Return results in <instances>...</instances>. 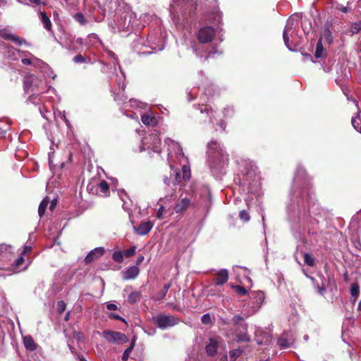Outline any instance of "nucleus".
I'll use <instances>...</instances> for the list:
<instances>
[{
  "label": "nucleus",
  "instance_id": "nucleus-1",
  "mask_svg": "<svg viewBox=\"0 0 361 361\" xmlns=\"http://www.w3.org/2000/svg\"><path fill=\"white\" fill-rule=\"evenodd\" d=\"M305 169L298 166L295 172L294 183L296 187L300 188L298 192L300 197L299 200H297L299 216L291 224L292 232L297 238H302L309 222L311 224L317 222L314 218H312V215H316L317 212L314 209L315 204L312 202L313 193L310 192L308 189V181L307 179L305 178Z\"/></svg>",
  "mask_w": 361,
  "mask_h": 361
},
{
  "label": "nucleus",
  "instance_id": "nucleus-2",
  "mask_svg": "<svg viewBox=\"0 0 361 361\" xmlns=\"http://www.w3.org/2000/svg\"><path fill=\"white\" fill-rule=\"evenodd\" d=\"M207 148L208 163L211 171L219 178L226 173V168L228 164V154L216 141L209 142Z\"/></svg>",
  "mask_w": 361,
  "mask_h": 361
},
{
  "label": "nucleus",
  "instance_id": "nucleus-3",
  "mask_svg": "<svg viewBox=\"0 0 361 361\" xmlns=\"http://www.w3.org/2000/svg\"><path fill=\"white\" fill-rule=\"evenodd\" d=\"M136 15L128 8H123L120 13L114 16V18L109 23V25L114 32L130 31L131 29H140V23H135Z\"/></svg>",
  "mask_w": 361,
  "mask_h": 361
},
{
  "label": "nucleus",
  "instance_id": "nucleus-4",
  "mask_svg": "<svg viewBox=\"0 0 361 361\" xmlns=\"http://www.w3.org/2000/svg\"><path fill=\"white\" fill-rule=\"evenodd\" d=\"M164 37L161 31H153L148 35L147 39L145 40L140 38L134 42V47L139 49L140 46L149 47L151 51H143L144 54H149L153 52L159 51L164 49Z\"/></svg>",
  "mask_w": 361,
  "mask_h": 361
},
{
  "label": "nucleus",
  "instance_id": "nucleus-5",
  "mask_svg": "<svg viewBox=\"0 0 361 361\" xmlns=\"http://www.w3.org/2000/svg\"><path fill=\"white\" fill-rule=\"evenodd\" d=\"M23 87L26 93L31 92H37V93H45L50 91L56 92L45 79H39L34 74H27L25 76Z\"/></svg>",
  "mask_w": 361,
  "mask_h": 361
},
{
  "label": "nucleus",
  "instance_id": "nucleus-6",
  "mask_svg": "<svg viewBox=\"0 0 361 361\" xmlns=\"http://www.w3.org/2000/svg\"><path fill=\"white\" fill-rule=\"evenodd\" d=\"M196 10L195 0H172L170 4V13L173 18L180 13L182 16H191Z\"/></svg>",
  "mask_w": 361,
  "mask_h": 361
},
{
  "label": "nucleus",
  "instance_id": "nucleus-7",
  "mask_svg": "<svg viewBox=\"0 0 361 361\" xmlns=\"http://www.w3.org/2000/svg\"><path fill=\"white\" fill-rule=\"evenodd\" d=\"M151 149L153 152L161 153V140L157 132L154 131L142 140L140 151Z\"/></svg>",
  "mask_w": 361,
  "mask_h": 361
},
{
  "label": "nucleus",
  "instance_id": "nucleus-8",
  "mask_svg": "<svg viewBox=\"0 0 361 361\" xmlns=\"http://www.w3.org/2000/svg\"><path fill=\"white\" fill-rule=\"evenodd\" d=\"M153 323L161 329L173 327L178 323V319L173 315L159 314L152 317Z\"/></svg>",
  "mask_w": 361,
  "mask_h": 361
},
{
  "label": "nucleus",
  "instance_id": "nucleus-9",
  "mask_svg": "<svg viewBox=\"0 0 361 361\" xmlns=\"http://www.w3.org/2000/svg\"><path fill=\"white\" fill-rule=\"evenodd\" d=\"M126 8L123 0H107L103 4L102 14L104 16L106 12L109 13L115 12V15H117V13H120Z\"/></svg>",
  "mask_w": 361,
  "mask_h": 361
},
{
  "label": "nucleus",
  "instance_id": "nucleus-10",
  "mask_svg": "<svg viewBox=\"0 0 361 361\" xmlns=\"http://www.w3.org/2000/svg\"><path fill=\"white\" fill-rule=\"evenodd\" d=\"M258 178L254 171H250L240 179V183L244 186H247L248 191L252 192V187L257 188L259 186Z\"/></svg>",
  "mask_w": 361,
  "mask_h": 361
},
{
  "label": "nucleus",
  "instance_id": "nucleus-11",
  "mask_svg": "<svg viewBox=\"0 0 361 361\" xmlns=\"http://www.w3.org/2000/svg\"><path fill=\"white\" fill-rule=\"evenodd\" d=\"M215 32L216 31L212 27L204 26L197 32V38L200 43H209L213 39Z\"/></svg>",
  "mask_w": 361,
  "mask_h": 361
},
{
  "label": "nucleus",
  "instance_id": "nucleus-12",
  "mask_svg": "<svg viewBox=\"0 0 361 361\" xmlns=\"http://www.w3.org/2000/svg\"><path fill=\"white\" fill-rule=\"evenodd\" d=\"M0 36L6 40L11 41L18 46H21L23 44H25L27 46L29 45V44L25 41V39L20 37L19 36L15 34H13L8 29L6 28L0 30Z\"/></svg>",
  "mask_w": 361,
  "mask_h": 361
},
{
  "label": "nucleus",
  "instance_id": "nucleus-13",
  "mask_svg": "<svg viewBox=\"0 0 361 361\" xmlns=\"http://www.w3.org/2000/svg\"><path fill=\"white\" fill-rule=\"evenodd\" d=\"M103 336L109 343L126 342L128 341L126 335L118 331L106 330L103 332Z\"/></svg>",
  "mask_w": 361,
  "mask_h": 361
},
{
  "label": "nucleus",
  "instance_id": "nucleus-14",
  "mask_svg": "<svg viewBox=\"0 0 361 361\" xmlns=\"http://www.w3.org/2000/svg\"><path fill=\"white\" fill-rule=\"evenodd\" d=\"M294 27H295V20H294V19L289 18L287 20V23H286V25L285 26V28H284V30H283V38L284 43H285L286 46L287 47V48L289 50H290V51H293V49L289 45V37H288V35H292L293 30Z\"/></svg>",
  "mask_w": 361,
  "mask_h": 361
},
{
  "label": "nucleus",
  "instance_id": "nucleus-15",
  "mask_svg": "<svg viewBox=\"0 0 361 361\" xmlns=\"http://www.w3.org/2000/svg\"><path fill=\"white\" fill-rule=\"evenodd\" d=\"M21 61L25 65H31L37 68H43L49 70V65L35 56H30L29 58H23Z\"/></svg>",
  "mask_w": 361,
  "mask_h": 361
},
{
  "label": "nucleus",
  "instance_id": "nucleus-16",
  "mask_svg": "<svg viewBox=\"0 0 361 361\" xmlns=\"http://www.w3.org/2000/svg\"><path fill=\"white\" fill-rule=\"evenodd\" d=\"M250 298L252 300V308L254 309L253 312H255L263 303L264 294L262 291H254L251 293Z\"/></svg>",
  "mask_w": 361,
  "mask_h": 361
},
{
  "label": "nucleus",
  "instance_id": "nucleus-17",
  "mask_svg": "<svg viewBox=\"0 0 361 361\" xmlns=\"http://www.w3.org/2000/svg\"><path fill=\"white\" fill-rule=\"evenodd\" d=\"M219 338L214 337L209 338L207 343H206V352L208 355L214 356L216 352L219 344Z\"/></svg>",
  "mask_w": 361,
  "mask_h": 361
},
{
  "label": "nucleus",
  "instance_id": "nucleus-18",
  "mask_svg": "<svg viewBox=\"0 0 361 361\" xmlns=\"http://www.w3.org/2000/svg\"><path fill=\"white\" fill-rule=\"evenodd\" d=\"M4 48V56L11 59V60H17L19 57V55L20 54V50L13 48V47L3 44H2Z\"/></svg>",
  "mask_w": 361,
  "mask_h": 361
},
{
  "label": "nucleus",
  "instance_id": "nucleus-19",
  "mask_svg": "<svg viewBox=\"0 0 361 361\" xmlns=\"http://www.w3.org/2000/svg\"><path fill=\"white\" fill-rule=\"evenodd\" d=\"M294 343V338L291 333H283L278 339V344L283 348L290 347Z\"/></svg>",
  "mask_w": 361,
  "mask_h": 361
},
{
  "label": "nucleus",
  "instance_id": "nucleus-20",
  "mask_svg": "<svg viewBox=\"0 0 361 361\" xmlns=\"http://www.w3.org/2000/svg\"><path fill=\"white\" fill-rule=\"evenodd\" d=\"M105 250L102 247H98L91 250L88 255L85 258V261L86 263H90L100 257H102L104 254Z\"/></svg>",
  "mask_w": 361,
  "mask_h": 361
},
{
  "label": "nucleus",
  "instance_id": "nucleus-21",
  "mask_svg": "<svg viewBox=\"0 0 361 361\" xmlns=\"http://www.w3.org/2000/svg\"><path fill=\"white\" fill-rule=\"evenodd\" d=\"M140 274V269L137 266H132L122 271V278L126 280L135 279Z\"/></svg>",
  "mask_w": 361,
  "mask_h": 361
},
{
  "label": "nucleus",
  "instance_id": "nucleus-22",
  "mask_svg": "<svg viewBox=\"0 0 361 361\" xmlns=\"http://www.w3.org/2000/svg\"><path fill=\"white\" fill-rule=\"evenodd\" d=\"M191 200L188 197H182L174 206V211L176 213L182 214L190 205Z\"/></svg>",
  "mask_w": 361,
  "mask_h": 361
},
{
  "label": "nucleus",
  "instance_id": "nucleus-23",
  "mask_svg": "<svg viewBox=\"0 0 361 361\" xmlns=\"http://www.w3.org/2000/svg\"><path fill=\"white\" fill-rule=\"evenodd\" d=\"M153 225V223L151 221H144L138 226L134 227V229L137 234L140 235H145L152 230Z\"/></svg>",
  "mask_w": 361,
  "mask_h": 361
},
{
  "label": "nucleus",
  "instance_id": "nucleus-24",
  "mask_svg": "<svg viewBox=\"0 0 361 361\" xmlns=\"http://www.w3.org/2000/svg\"><path fill=\"white\" fill-rule=\"evenodd\" d=\"M228 280V271L226 269H222L216 273V277L214 279L216 286H222Z\"/></svg>",
  "mask_w": 361,
  "mask_h": 361
},
{
  "label": "nucleus",
  "instance_id": "nucleus-25",
  "mask_svg": "<svg viewBox=\"0 0 361 361\" xmlns=\"http://www.w3.org/2000/svg\"><path fill=\"white\" fill-rule=\"evenodd\" d=\"M194 107L196 109L199 110L201 114L205 113L207 116H208L209 118V122H211V123L214 122L213 119H212V118L211 116V115L212 114L213 111H212V109L211 108L209 107L208 105L203 104H195Z\"/></svg>",
  "mask_w": 361,
  "mask_h": 361
},
{
  "label": "nucleus",
  "instance_id": "nucleus-26",
  "mask_svg": "<svg viewBox=\"0 0 361 361\" xmlns=\"http://www.w3.org/2000/svg\"><path fill=\"white\" fill-rule=\"evenodd\" d=\"M23 344L27 350L34 351L37 349V345L31 336L23 337Z\"/></svg>",
  "mask_w": 361,
  "mask_h": 361
},
{
  "label": "nucleus",
  "instance_id": "nucleus-27",
  "mask_svg": "<svg viewBox=\"0 0 361 361\" xmlns=\"http://www.w3.org/2000/svg\"><path fill=\"white\" fill-rule=\"evenodd\" d=\"M118 66H120L118 65ZM119 69L121 71V75H118L117 74H116L115 75L113 74L112 76H111V79L112 80L114 77L116 78V85L118 86V88L119 90H124L125 87H126V85H125V82H124V80H125V75L123 73V72L122 71L121 67H119Z\"/></svg>",
  "mask_w": 361,
  "mask_h": 361
},
{
  "label": "nucleus",
  "instance_id": "nucleus-28",
  "mask_svg": "<svg viewBox=\"0 0 361 361\" xmlns=\"http://www.w3.org/2000/svg\"><path fill=\"white\" fill-rule=\"evenodd\" d=\"M153 18V16H150L148 13H142L140 16L139 19L135 18L134 20L135 23L141 24L140 27V28H141L145 27L146 24H148Z\"/></svg>",
  "mask_w": 361,
  "mask_h": 361
},
{
  "label": "nucleus",
  "instance_id": "nucleus-29",
  "mask_svg": "<svg viewBox=\"0 0 361 361\" xmlns=\"http://www.w3.org/2000/svg\"><path fill=\"white\" fill-rule=\"evenodd\" d=\"M118 196L121 201L123 202V208L125 210L130 209V204L128 202L130 201L128 196L124 190H121L118 192Z\"/></svg>",
  "mask_w": 361,
  "mask_h": 361
},
{
  "label": "nucleus",
  "instance_id": "nucleus-30",
  "mask_svg": "<svg viewBox=\"0 0 361 361\" xmlns=\"http://www.w3.org/2000/svg\"><path fill=\"white\" fill-rule=\"evenodd\" d=\"M305 275L308 279H310L312 281V282L313 283L314 288L317 289V292L321 295H323L326 291V285H325L324 282L322 281V286H319L318 283H316V279L314 277L309 276L307 274Z\"/></svg>",
  "mask_w": 361,
  "mask_h": 361
},
{
  "label": "nucleus",
  "instance_id": "nucleus-31",
  "mask_svg": "<svg viewBox=\"0 0 361 361\" xmlns=\"http://www.w3.org/2000/svg\"><path fill=\"white\" fill-rule=\"evenodd\" d=\"M141 121L146 126L154 125L157 123L156 118L149 113L142 115Z\"/></svg>",
  "mask_w": 361,
  "mask_h": 361
},
{
  "label": "nucleus",
  "instance_id": "nucleus-32",
  "mask_svg": "<svg viewBox=\"0 0 361 361\" xmlns=\"http://www.w3.org/2000/svg\"><path fill=\"white\" fill-rule=\"evenodd\" d=\"M141 293L137 290L131 291L128 296V301L131 303H136L141 299Z\"/></svg>",
  "mask_w": 361,
  "mask_h": 361
},
{
  "label": "nucleus",
  "instance_id": "nucleus-33",
  "mask_svg": "<svg viewBox=\"0 0 361 361\" xmlns=\"http://www.w3.org/2000/svg\"><path fill=\"white\" fill-rule=\"evenodd\" d=\"M321 42L324 40V42H327L328 44H331L333 42V36L331 34V32L329 28H325L322 33V36L320 37Z\"/></svg>",
  "mask_w": 361,
  "mask_h": 361
},
{
  "label": "nucleus",
  "instance_id": "nucleus-34",
  "mask_svg": "<svg viewBox=\"0 0 361 361\" xmlns=\"http://www.w3.org/2000/svg\"><path fill=\"white\" fill-rule=\"evenodd\" d=\"M40 20L43 23L44 27L47 30H51V23L49 17L44 12H40Z\"/></svg>",
  "mask_w": 361,
  "mask_h": 361
},
{
  "label": "nucleus",
  "instance_id": "nucleus-35",
  "mask_svg": "<svg viewBox=\"0 0 361 361\" xmlns=\"http://www.w3.org/2000/svg\"><path fill=\"white\" fill-rule=\"evenodd\" d=\"M170 287H171V283L165 284L163 288L155 295L154 298L157 300H162L166 296Z\"/></svg>",
  "mask_w": 361,
  "mask_h": 361
},
{
  "label": "nucleus",
  "instance_id": "nucleus-36",
  "mask_svg": "<svg viewBox=\"0 0 361 361\" xmlns=\"http://www.w3.org/2000/svg\"><path fill=\"white\" fill-rule=\"evenodd\" d=\"M173 197V195H171L169 196H166L164 198H161L158 202V204L160 205L157 212V217L158 219H161L162 218V216H163V213H164V204H162V202H164L165 200H171Z\"/></svg>",
  "mask_w": 361,
  "mask_h": 361
},
{
  "label": "nucleus",
  "instance_id": "nucleus-37",
  "mask_svg": "<svg viewBox=\"0 0 361 361\" xmlns=\"http://www.w3.org/2000/svg\"><path fill=\"white\" fill-rule=\"evenodd\" d=\"M324 55H325V54H324V47L322 45L321 39H319V41L317 44L314 56L316 58L319 59V58H323L324 56Z\"/></svg>",
  "mask_w": 361,
  "mask_h": 361
},
{
  "label": "nucleus",
  "instance_id": "nucleus-38",
  "mask_svg": "<svg viewBox=\"0 0 361 361\" xmlns=\"http://www.w3.org/2000/svg\"><path fill=\"white\" fill-rule=\"evenodd\" d=\"M233 324L236 326H239V327H241L243 330H247V324L244 322V319L242 317L239 315H235L233 318Z\"/></svg>",
  "mask_w": 361,
  "mask_h": 361
},
{
  "label": "nucleus",
  "instance_id": "nucleus-39",
  "mask_svg": "<svg viewBox=\"0 0 361 361\" xmlns=\"http://www.w3.org/2000/svg\"><path fill=\"white\" fill-rule=\"evenodd\" d=\"M49 202V200L47 197H45L39 204V208H38V213L40 217L43 216V214L45 212V209Z\"/></svg>",
  "mask_w": 361,
  "mask_h": 361
},
{
  "label": "nucleus",
  "instance_id": "nucleus-40",
  "mask_svg": "<svg viewBox=\"0 0 361 361\" xmlns=\"http://www.w3.org/2000/svg\"><path fill=\"white\" fill-rule=\"evenodd\" d=\"M134 347H135V340H133L130 345L124 351V353L122 355V360L123 361H128V360L130 357V355L131 352L133 351Z\"/></svg>",
  "mask_w": 361,
  "mask_h": 361
},
{
  "label": "nucleus",
  "instance_id": "nucleus-41",
  "mask_svg": "<svg viewBox=\"0 0 361 361\" xmlns=\"http://www.w3.org/2000/svg\"><path fill=\"white\" fill-rule=\"evenodd\" d=\"M39 71L43 73V75L44 78H49L51 79H55L56 77V75L54 74V71L51 70V68L49 66V70L43 68H38Z\"/></svg>",
  "mask_w": 361,
  "mask_h": 361
},
{
  "label": "nucleus",
  "instance_id": "nucleus-42",
  "mask_svg": "<svg viewBox=\"0 0 361 361\" xmlns=\"http://www.w3.org/2000/svg\"><path fill=\"white\" fill-rule=\"evenodd\" d=\"M350 294L354 298V301L357 300L360 294V287L357 283H353L350 288Z\"/></svg>",
  "mask_w": 361,
  "mask_h": 361
},
{
  "label": "nucleus",
  "instance_id": "nucleus-43",
  "mask_svg": "<svg viewBox=\"0 0 361 361\" xmlns=\"http://www.w3.org/2000/svg\"><path fill=\"white\" fill-rule=\"evenodd\" d=\"M123 258H124V256H123V251H119V250L114 251L112 255V259H114V262H118V263L123 262Z\"/></svg>",
  "mask_w": 361,
  "mask_h": 361
},
{
  "label": "nucleus",
  "instance_id": "nucleus-44",
  "mask_svg": "<svg viewBox=\"0 0 361 361\" xmlns=\"http://www.w3.org/2000/svg\"><path fill=\"white\" fill-rule=\"evenodd\" d=\"M242 350L240 348L231 350L229 352L230 361H235L242 354Z\"/></svg>",
  "mask_w": 361,
  "mask_h": 361
},
{
  "label": "nucleus",
  "instance_id": "nucleus-45",
  "mask_svg": "<svg viewBox=\"0 0 361 361\" xmlns=\"http://www.w3.org/2000/svg\"><path fill=\"white\" fill-rule=\"evenodd\" d=\"M75 21H77L79 24L82 25H85L87 24V20L85 18L84 15L82 13H78L74 15L73 16Z\"/></svg>",
  "mask_w": 361,
  "mask_h": 361
},
{
  "label": "nucleus",
  "instance_id": "nucleus-46",
  "mask_svg": "<svg viewBox=\"0 0 361 361\" xmlns=\"http://www.w3.org/2000/svg\"><path fill=\"white\" fill-rule=\"evenodd\" d=\"M40 94L41 93H37V92H35L33 94L29 96V97L27 99V102L34 104H37L40 101V99L39 98V94Z\"/></svg>",
  "mask_w": 361,
  "mask_h": 361
},
{
  "label": "nucleus",
  "instance_id": "nucleus-47",
  "mask_svg": "<svg viewBox=\"0 0 361 361\" xmlns=\"http://www.w3.org/2000/svg\"><path fill=\"white\" fill-rule=\"evenodd\" d=\"M304 262L309 266L313 267L314 265V257L308 253H305L303 255Z\"/></svg>",
  "mask_w": 361,
  "mask_h": 361
},
{
  "label": "nucleus",
  "instance_id": "nucleus-48",
  "mask_svg": "<svg viewBox=\"0 0 361 361\" xmlns=\"http://www.w3.org/2000/svg\"><path fill=\"white\" fill-rule=\"evenodd\" d=\"M231 286L240 295H245L247 293V290L243 286L238 285H232Z\"/></svg>",
  "mask_w": 361,
  "mask_h": 361
},
{
  "label": "nucleus",
  "instance_id": "nucleus-49",
  "mask_svg": "<svg viewBox=\"0 0 361 361\" xmlns=\"http://www.w3.org/2000/svg\"><path fill=\"white\" fill-rule=\"evenodd\" d=\"M98 187H99L100 192H102L103 193H106V192L109 191V184L105 180L101 181L100 183L99 184Z\"/></svg>",
  "mask_w": 361,
  "mask_h": 361
},
{
  "label": "nucleus",
  "instance_id": "nucleus-50",
  "mask_svg": "<svg viewBox=\"0 0 361 361\" xmlns=\"http://www.w3.org/2000/svg\"><path fill=\"white\" fill-rule=\"evenodd\" d=\"M136 247L132 246L128 250L123 251V256L126 257H130L135 255Z\"/></svg>",
  "mask_w": 361,
  "mask_h": 361
},
{
  "label": "nucleus",
  "instance_id": "nucleus-51",
  "mask_svg": "<svg viewBox=\"0 0 361 361\" xmlns=\"http://www.w3.org/2000/svg\"><path fill=\"white\" fill-rule=\"evenodd\" d=\"M237 338L240 341H250V336L247 334V332L237 334L236 335Z\"/></svg>",
  "mask_w": 361,
  "mask_h": 361
},
{
  "label": "nucleus",
  "instance_id": "nucleus-52",
  "mask_svg": "<svg viewBox=\"0 0 361 361\" xmlns=\"http://www.w3.org/2000/svg\"><path fill=\"white\" fill-rule=\"evenodd\" d=\"M23 261H24V259L22 255L20 256L18 259H16L15 260L14 264H15V269L16 271H20V266L23 264Z\"/></svg>",
  "mask_w": 361,
  "mask_h": 361
},
{
  "label": "nucleus",
  "instance_id": "nucleus-53",
  "mask_svg": "<svg viewBox=\"0 0 361 361\" xmlns=\"http://www.w3.org/2000/svg\"><path fill=\"white\" fill-rule=\"evenodd\" d=\"M73 60L76 63H86L87 62L86 57H84L81 54H77L76 56H74Z\"/></svg>",
  "mask_w": 361,
  "mask_h": 361
},
{
  "label": "nucleus",
  "instance_id": "nucleus-54",
  "mask_svg": "<svg viewBox=\"0 0 361 361\" xmlns=\"http://www.w3.org/2000/svg\"><path fill=\"white\" fill-rule=\"evenodd\" d=\"M66 305L64 301L59 300L57 302V311L59 314H61L63 312L66 310Z\"/></svg>",
  "mask_w": 361,
  "mask_h": 361
},
{
  "label": "nucleus",
  "instance_id": "nucleus-55",
  "mask_svg": "<svg viewBox=\"0 0 361 361\" xmlns=\"http://www.w3.org/2000/svg\"><path fill=\"white\" fill-rule=\"evenodd\" d=\"M239 216L240 219H242L244 221H248L250 220V215L248 212L245 210H242L240 212Z\"/></svg>",
  "mask_w": 361,
  "mask_h": 361
},
{
  "label": "nucleus",
  "instance_id": "nucleus-56",
  "mask_svg": "<svg viewBox=\"0 0 361 361\" xmlns=\"http://www.w3.org/2000/svg\"><path fill=\"white\" fill-rule=\"evenodd\" d=\"M351 30L353 33H357L361 30V21L353 23Z\"/></svg>",
  "mask_w": 361,
  "mask_h": 361
},
{
  "label": "nucleus",
  "instance_id": "nucleus-57",
  "mask_svg": "<svg viewBox=\"0 0 361 361\" xmlns=\"http://www.w3.org/2000/svg\"><path fill=\"white\" fill-rule=\"evenodd\" d=\"M201 322L204 324H209L212 322L209 314H204L201 317Z\"/></svg>",
  "mask_w": 361,
  "mask_h": 361
},
{
  "label": "nucleus",
  "instance_id": "nucleus-58",
  "mask_svg": "<svg viewBox=\"0 0 361 361\" xmlns=\"http://www.w3.org/2000/svg\"><path fill=\"white\" fill-rule=\"evenodd\" d=\"M214 18L212 19H209V21L211 23H215V22H219L220 19L221 18V15L219 12H216L214 13Z\"/></svg>",
  "mask_w": 361,
  "mask_h": 361
},
{
  "label": "nucleus",
  "instance_id": "nucleus-59",
  "mask_svg": "<svg viewBox=\"0 0 361 361\" xmlns=\"http://www.w3.org/2000/svg\"><path fill=\"white\" fill-rule=\"evenodd\" d=\"M338 9L341 11L342 13H346L351 11V8L348 6H338Z\"/></svg>",
  "mask_w": 361,
  "mask_h": 361
},
{
  "label": "nucleus",
  "instance_id": "nucleus-60",
  "mask_svg": "<svg viewBox=\"0 0 361 361\" xmlns=\"http://www.w3.org/2000/svg\"><path fill=\"white\" fill-rule=\"evenodd\" d=\"M34 56L32 54H31L28 51H21L20 50V54L19 55V57H25L29 58L30 56Z\"/></svg>",
  "mask_w": 361,
  "mask_h": 361
},
{
  "label": "nucleus",
  "instance_id": "nucleus-61",
  "mask_svg": "<svg viewBox=\"0 0 361 361\" xmlns=\"http://www.w3.org/2000/svg\"><path fill=\"white\" fill-rule=\"evenodd\" d=\"M213 90V85H211L205 89L204 94L208 97H212V91Z\"/></svg>",
  "mask_w": 361,
  "mask_h": 361
},
{
  "label": "nucleus",
  "instance_id": "nucleus-62",
  "mask_svg": "<svg viewBox=\"0 0 361 361\" xmlns=\"http://www.w3.org/2000/svg\"><path fill=\"white\" fill-rule=\"evenodd\" d=\"M109 317L110 319H116V320H121V321H124V319H123L120 315L117 314H114V313H111L109 316Z\"/></svg>",
  "mask_w": 361,
  "mask_h": 361
},
{
  "label": "nucleus",
  "instance_id": "nucleus-63",
  "mask_svg": "<svg viewBox=\"0 0 361 361\" xmlns=\"http://www.w3.org/2000/svg\"><path fill=\"white\" fill-rule=\"evenodd\" d=\"M106 308L109 310H116L118 309V307L116 305L114 304V303L109 302V303H108L106 305Z\"/></svg>",
  "mask_w": 361,
  "mask_h": 361
},
{
  "label": "nucleus",
  "instance_id": "nucleus-64",
  "mask_svg": "<svg viewBox=\"0 0 361 361\" xmlns=\"http://www.w3.org/2000/svg\"><path fill=\"white\" fill-rule=\"evenodd\" d=\"M233 111V109L232 108H226L224 109V116H229L232 114V112Z\"/></svg>",
  "mask_w": 361,
  "mask_h": 361
}]
</instances>
